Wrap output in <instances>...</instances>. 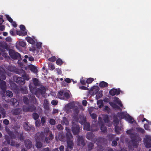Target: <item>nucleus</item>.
<instances>
[{
    "instance_id": "obj_1",
    "label": "nucleus",
    "mask_w": 151,
    "mask_h": 151,
    "mask_svg": "<svg viewBox=\"0 0 151 151\" xmlns=\"http://www.w3.org/2000/svg\"><path fill=\"white\" fill-rule=\"evenodd\" d=\"M78 104L76 103H71L66 104L64 108V110L67 113H69L71 109L74 110V114L73 115V120L72 122V130L73 134H76L78 133L79 131V126L76 124H75L74 121L78 117V113L79 112V110L78 108H81L82 106L80 105H78L77 106L76 105Z\"/></svg>"
},
{
    "instance_id": "obj_2",
    "label": "nucleus",
    "mask_w": 151,
    "mask_h": 151,
    "mask_svg": "<svg viewBox=\"0 0 151 151\" xmlns=\"http://www.w3.org/2000/svg\"><path fill=\"white\" fill-rule=\"evenodd\" d=\"M127 133L129 134L132 135L131 136L132 139V141H131L128 144V147L129 149L130 150L132 149V147L133 148H136L138 144V141H141V139L138 136H136L134 133V131L133 129L129 130L127 131Z\"/></svg>"
},
{
    "instance_id": "obj_3",
    "label": "nucleus",
    "mask_w": 151,
    "mask_h": 151,
    "mask_svg": "<svg viewBox=\"0 0 151 151\" xmlns=\"http://www.w3.org/2000/svg\"><path fill=\"white\" fill-rule=\"evenodd\" d=\"M65 129L67 132L66 137L67 138V146L66 148V151H68L69 149H72L73 146V144L72 140L73 137L71 134L70 129L67 127H66Z\"/></svg>"
},
{
    "instance_id": "obj_4",
    "label": "nucleus",
    "mask_w": 151,
    "mask_h": 151,
    "mask_svg": "<svg viewBox=\"0 0 151 151\" xmlns=\"http://www.w3.org/2000/svg\"><path fill=\"white\" fill-rule=\"evenodd\" d=\"M74 121H79L81 124L84 125L83 128L84 129L87 131L90 130V124L86 122V118L84 117L83 115L81 116L79 118H78V117Z\"/></svg>"
},
{
    "instance_id": "obj_5",
    "label": "nucleus",
    "mask_w": 151,
    "mask_h": 151,
    "mask_svg": "<svg viewBox=\"0 0 151 151\" xmlns=\"http://www.w3.org/2000/svg\"><path fill=\"white\" fill-rule=\"evenodd\" d=\"M44 135L43 132H41L40 134L38 133L36 134L35 139L36 142V146L37 148H40L42 147V144L40 141V138L42 139Z\"/></svg>"
},
{
    "instance_id": "obj_6",
    "label": "nucleus",
    "mask_w": 151,
    "mask_h": 151,
    "mask_svg": "<svg viewBox=\"0 0 151 151\" xmlns=\"http://www.w3.org/2000/svg\"><path fill=\"white\" fill-rule=\"evenodd\" d=\"M9 52V55L12 59H18L19 60L21 59L20 54L14 50H10Z\"/></svg>"
},
{
    "instance_id": "obj_7",
    "label": "nucleus",
    "mask_w": 151,
    "mask_h": 151,
    "mask_svg": "<svg viewBox=\"0 0 151 151\" xmlns=\"http://www.w3.org/2000/svg\"><path fill=\"white\" fill-rule=\"evenodd\" d=\"M144 142L146 147L151 148V136L146 135L144 139Z\"/></svg>"
},
{
    "instance_id": "obj_8",
    "label": "nucleus",
    "mask_w": 151,
    "mask_h": 151,
    "mask_svg": "<svg viewBox=\"0 0 151 151\" xmlns=\"http://www.w3.org/2000/svg\"><path fill=\"white\" fill-rule=\"evenodd\" d=\"M114 125L115 127V131L118 134L120 133V131H122V128L120 124H119V121L118 120H115L114 121Z\"/></svg>"
},
{
    "instance_id": "obj_9",
    "label": "nucleus",
    "mask_w": 151,
    "mask_h": 151,
    "mask_svg": "<svg viewBox=\"0 0 151 151\" xmlns=\"http://www.w3.org/2000/svg\"><path fill=\"white\" fill-rule=\"evenodd\" d=\"M122 115L123 116L122 117L125 118L126 120L128 121L129 123H132L134 122V119L127 114V113H122Z\"/></svg>"
},
{
    "instance_id": "obj_10",
    "label": "nucleus",
    "mask_w": 151,
    "mask_h": 151,
    "mask_svg": "<svg viewBox=\"0 0 151 151\" xmlns=\"http://www.w3.org/2000/svg\"><path fill=\"white\" fill-rule=\"evenodd\" d=\"M77 144L78 145H84V139L83 137L82 136L80 137L79 136H77Z\"/></svg>"
},
{
    "instance_id": "obj_11",
    "label": "nucleus",
    "mask_w": 151,
    "mask_h": 151,
    "mask_svg": "<svg viewBox=\"0 0 151 151\" xmlns=\"http://www.w3.org/2000/svg\"><path fill=\"white\" fill-rule=\"evenodd\" d=\"M119 89H112L109 91L110 94L114 96L115 95H118L119 93Z\"/></svg>"
},
{
    "instance_id": "obj_12",
    "label": "nucleus",
    "mask_w": 151,
    "mask_h": 151,
    "mask_svg": "<svg viewBox=\"0 0 151 151\" xmlns=\"http://www.w3.org/2000/svg\"><path fill=\"white\" fill-rule=\"evenodd\" d=\"M16 82L21 84H24L25 83V81L24 78L21 77H18L16 78Z\"/></svg>"
},
{
    "instance_id": "obj_13",
    "label": "nucleus",
    "mask_w": 151,
    "mask_h": 151,
    "mask_svg": "<svg viewBox=\"0 0 151 151\" xmlns=\"http://www.w3.org/2000/svg\"><path fill=\"white\" fill-rule=\"evenodd\" d=\"M24 145L27 149L30 148L32 147V142L29 140L27 139L25 140Z\"/></svg>"
},
{
    "instance_id": "obj_14",
    "label": "nucleus",
    "mask_w": 151,
    "mask_h": 151,
    "mask_svg": "<svg viewBox=\"0 0 151 151\" xmlns=\"http://www.w3.org/2000/svg\"><path fill=\"white\" fill-rule=\"evenodd\" d=\"M12 102V105L14 107H16L18 106L19 102L17 100L14 98H12L11 100Z\"/></svg>"
},
{
    "instance_id": "obj_15",
    "label": "nucleus",
    "mask_w": 151,
    "mask_h": 151,
    "mask_svg": "<svg viewBox=\"0 0 151 151\" xmlns=\"http://www.w3.org/2000/svg\"><path fill=\"white\" fill-rule=\"evenodd\" d=\"M58 96L60 99L63 100L65 99V98L64 96V93L62 91H60L58 92Z\"/></svg>"
},
{
    "instance_id": "obj_16",
    "label": "nucleus",
    "mask_w": 151,
    "mask_h": 151,
    "mask_svg": "<svg viewBox=\"0 0 151 151\" xmlns=\"http://www.w3.org/2000/svg\"><path fill=\"white\" fill-rule=\"evenodd\" d=\"M29 69L34 73H36L37 71V69L33 65H30L29 66Z\"/></svg>"
},
{
    "instance_id": "obj_17",
    "label": "nucleus",
    "mask_w": 151,
    "mask_h": 151,
    "mask_svg": "<svg viewBox=\"0 0 151 151\" xmlns=\"http://www.w3.org/2000/svg\"><path fill=\"white\" fill-rule=\"evenodd\" d=\"M49 132L50 134V139L51 140L52 139L54 138V137L53 135L52 134V132H49L48 129V128H46L45 129V130L44 131V133L45 134V133H48Z\"/></svg>"
},
{
    "instance_id": "obj_18",
    "label": "nucleus",
    "mask_w": 151,
    "mask_h": 151,
    "mask_svg": "<svg viewBox=\"0 0 151 151\" xmlns=\"http://www.w3.org/2000/svg\"><path fill=\"white\" fill-rule=\"evenodd\" d=\"M64 96L65 98V99L69 98L70 97V93L69 91H67L64 93Z\"/></svg>"
},
{
    "instance_id": "obj_19",
    "label": "nucleus",
    "mask_w": 151,
    "mask_h": 151,
    "mask_svg": "<svg viewBox=\"0 0 151 151\" xmlns=\"http://www.w3.org/2000/svg\"><path fill=\"white\" fill-rule=\"evenodd\" d=\"M114 102H116L120 106H122V105L121 103V102L118 98L116 97L114 98Z\"/></svg>"
},
{
    "instance_id": "obj_20",
    "label": "nucleus",
    "mask_w": 151,
    "mask_h": 151,
    "mask_svg": "<svg viewBox=\"0 0 151 151\" xmlns=\"http://www.w3.org/2000/svg\"><path fill=\"white\" fill-rule=\"evenodd\" d=\"M17 34L20 36H24L27 35V33L26 32H23L22 30L17 31Z\"/></svg>"
},
{
    "instance_id": "obj_21",
    "label": "nucleus",
    "mask_w": 151,
    "mask_h": 151,
    "mask_svg": "<svg viewBox=\"0 0 151 151\" xmlns=\"http://www.w3.org/2000/svg\"><path fill=\"white\" fill-rule=\"evenodd\" d=\"M101 119L100 117H99V124H101V130L103 132H105L106 130V128L103 125H101V123H100L101 122Z\"/></svg>"
},
{
    "instance_id": "obj_22",
    "label": "nucleus",
    "mask_w": 151,
    "mask_h": 151,
    "mask_svg": "<svg viewBox=\"0 0 151 151\" xmlns=\"http://www.w3.org/2000/svg\"><path fill=\"white\" fill-rule=\"evenodd\" d=\"M26 39L28 42L31 44H33L35 43L34 40L30 37H26Z\"/></svg>"
},
{
    "instance_id": "obj_23",
    "label": "nucleus",
    "mask_w": 151,
    "mask_h": 151,
    "mask_svg": "<svg viewBox=\"0 0 151 151\" xmlns=\"http://www.w3.org/2000/svg\"><path fill=\"white\" fill-rule=\"evenodd\" d=\"M22 110L20 109H17L13 110V113L15 115L19 114L21 112Z\"/></svg>"
},
{
    "instance_id": "obj_24",
    "label": "nucleus",
    "mask_w": 151,
    "mask_h": 151,
    "mask_svg": "<svg viewBox=\"0 0 151 151\" xmlns=\"http://www.w3.org/2000/svg\"><path fill=\"white\" fill-rule=\"evenodd\" d=\"M108 84L107 83L104 81H102L99 84V86L101 87H105L108 86Z\"/></svg>"
},
{
    "instance_id": "obj_25",
    "label": "nucleus",
    "mask_w": 151,
    "mask_h": 151,
    "mask_svg": "<svg viewBox=\"0 0 151 151\" xmlns=\"http://www.w3.org/2000/svg\"><path fill=\"white\" fill-rule=\"evenodd\" d=\"M148 124H145L144 125L145 128L147 130H150V127L149 125H151V122H148Z\"/></svg>"
},
{
    "instance_id": "obj_26",
    "label": "nucleus",
    "mask_w": 151,
    "mask_h": 151,
    "mask_svg": "<svg viewBox=\"0 0 151 151\" xmlns=\"http://www.w3.org/2000/svg\"><path fill=\"white\" fill-rule=\"evenodd\" d=\"M93 136V135L91 132L88 133L86 135L87 138L89 140H91Z\"/></svg>"
},
{
    "instance_id": "obj_27",
    "label": "nucleus",
    "mask_w": 151,
    "mask_h": 151,
    "mask_svg": "<svg viewBox=\"0 0 151 151\" xmlns=\"http://www.w3.org/2000/svg\"><path fill=\"white\" fill-rule=\"evenodd\" d=\"M109 104L114 108L117 109H119V107L118 106L113 102H110Z\"/></svg>"
},
{
    "instance_id": "obj_28",
    "label": "nucleus",
    "mask_w": 151,
    "mask_h": 151,
    "mask_svg": "<svg viewBox=\"0 0 151 151\" xmlns=\"http://www.w3.org/2000/svg\"><path fill=\"white\" fill-rule=\"evenodd\" d=\"M61 123L62 124H65L66 125H68V124L67 119L65 117L63 118V120L61 122Z\"/></svg>"
},
{
    "instance_id": "obj_29",
    "label": "nucleus",
    "mask_w": 151,
    "mask_h": 151,
    "mask_svg": "<svg viewBox=\"0 0 151 151\" xmlns=\"http://www.w3.org/2000/svg\"><path fill=\"white\" fill-rule=\"evenodd\" d=\"M103 101L101 100H99L97 101V104L99 105V108H101L103 106Z\"/></svg>"
},
{
    "instance_id": "obj_30",
    "label": "nucleus",
    "mask_w": 151,
    "mask_h": 151,
    "mask_svg": "<svg viewBox=\"0 0 151 151\" xmlns=\"http://www.w3.org/2000/svg\"><path fill=\"white\" fill-rule=\"evenodd\" d=\"M42 94V90L41 89H37V91L35 93V94L37 95V97H38V94L40 95V94Z\"/></svg>"
},
{
    "instance_id": "obj_31",
    "label": "nucleus",
    "mask_w": 151,
    "mask_h": 151,
    "mask_svg": "<svg viewBox=\"0 0 151 151\" xmlns=\"http://www.w3.org/2000/svg\"><path fill=\"white\" fill-rule=\"evenodd\" d=\"M103 120L105 122L108 123L109 122L108 117L107 115H105L103 116Z\"/></svg>"
},
{
    "instance_id": "obj_32",
    "label": "nucleus",
    "mask_w": 151,
    "mask_h": 151,
    "mask_svg": "<svg viewBox=\"0 0 151 151\" xmlns=\"http://www.w3.org/2000/svg\"><path fill=\"white\" fill-rule=\"evenodd\" d=\"M6 94L9 97H12L13 96L12 93L10 91H7L6 92Z\"/></svg>"
},
{
    "instance_id": "obj_33",
    "label": "nucleus",
    "mask_w": 151,
    "mask_h": 151,
    "mask_svg": "<svg viewBox=\"0 0 151 151\" xmlns=\"http://www.w3.org/2000/svg\"><path fill=\"white\" fill-rule=\"evenodd\" d=\"M22 76L24 77V79H25L27 81H28L29 80V76L27 75L25 73H24L23 74H22Z\"/></svg>"
},
{
    "instance_id": "obj_34",
    "label": "nucleus",
    "mask_w": 151,
    "mask_h": 151,
    "mask_svg": "<svg viewBox=\"0 0 151 151\" xmlns=\"http://www.w3.org/2000/svg\"><path fill=\"white\" fill-rule=\"evenodd\" d=\"M33 81L35 85L37 86L39 84V81L37 78H34Z\"/></svg>"
},
{
    "instance_id": "obj_35",
    "label": "nucleus",
    "mask_w": 151,
    "mask_h": 151,
    "mask_svg": "<svg viewBox=\"0 0 151 151\" xmlns=\"http://www.w3.org/2000/svg\"><path fill=\"white\" fill-rule=\"evenodd\" d=\"M6 129L7 132L10 136V137L11 138H13L14 137L12 136V132L10 131L7 128H6Z\"/></svg>"
},
{
    "instance_id": "obj_36",
    "label": "nucleus",
    "mask_w": 151,
    "mask_h": 151,
    "mask_svg": "<svg viewBox=\"0 0 151 151\" xmlns=\"http://www.w3.org/2000/svg\"><path fill=\"white\" fill-rule=\"evenodd\" d=\"M94 80V79L92 78H89L87 79L86 82L87 83H90Z\"/></svg>"
},
{
    "instance_id": "obj_37",
    "label": "nucleus",
    "mask_w": 151,
    "mask_h": 151,
    "mask_svg": "<svg viewBox=\"0 0 151 151\" xmlns=\"http://www.w3.org/2000/svg\"><path fill=\"white\" fill-rule=\"evenodd\" d=\"M32 116L33 118L35 120L38 119L39 117L38 115L36 113H33L32 114Z\"/></svg>"
},
{
    "instance_id": "obj_38",
    "label": "nucleus",
    "mask_w": 151,
    "mask_h": 151,
    "mask_svg": "<svg viewBox=\"0 0 151 151\" xmlns=\"http://www.w3.org/2000/svg\"><path fill=\"white\" fill-rule=\"evenodd\" d=\"M24 128L27 131L31 129V127H29L27 124H25V125L24 126Z\"/></svg>"
},
{
    "instance_id": "obj_39",
    "label": "nucleus",
    "mask_w": 151,
    "mask_h": 151,
    "mask_svg": "<svg viewBox=\"0 0 151 151\" xmlns=\"http://www.w3.org/2000/svg\"><path fill=\"white\" fill-rule=\"evenodd\" d=\"M62 60L60 59H58L56 61L57 64L59 65H60L62 64Z\"/></svg>"
},
{
    "instance_id": "obj_40",
    "label": "nucleus",
    "mask_w": 151,
    "mask_h": 151,
    "mask_svg": "<svg viewBox=\"0 0 151 151\" xmlns=\"http://www.w3.org/2000/svg\"><path fill=\"white\" fill-rule=\"evenodd\" d=\"M104 111H106L107 112H109L110 111V109L109 107L107 106H105L104 107Z\"/></svg>"
},
{
    "instance_id": "obj_41",
    "label": "nucleus",
    "mask_w": 151,
    "mask_h": 151,
    "mask_svg": "<svg viewBox=\"0 0 151 151\" xmlns=\"http://www.w3.org/2000/svg\"><path fill=\"white\" fill-rule=\"evenodd\" d=\"M56 58L55 56H52V57L49 58L48 59L49 61L52 62H54L55 61Z\"/></svg>"
},
{
    "instance_id": "obj_42",
    "label": "nucleus",
    "mask_w": 151,
    "mask_h": 151,
    "mask_svg": "<svg viewBox=\"0 0 151 151\" xmlns=\"http://www.w3.org/2000/svg\"><path fill=\"white\" fill-rule=\"evenodd\" d=\"M19 45L24 47L25 46V43L23 41H21L19 42Z\"/></svg>"
},
{
    "instance_id": "obj_43",
    "label": "nucleus",
    "mask_w": 151,
    "mask_h": 151,
    "mask_svg": "<svg viewBox=\"0 0 151 151\" xmlns=\"http://www.w3.org/2000/svg\"><path fill=\"white\" fill-rule=\"evenodd\" d=\"M55 68L54 65L52 64L49 65V69L50 70H53Z\"/></svg>"
},
{
    "instance_id": "obj_44",
    "label": "nucleus",
    "mask_w": 151,
    "mask_h": 151,
    "mask_svg": "<svg viewBox=\"0 0 151 151\" xmlns=\"http://www.w3.org/2000/svg\"><path fill=\"white\" fill-rule=\"evenodd\" d=\"M50 123L51 124L54 125L55 124V122L54 119H51L50 121Z\"/></svg>"
},
{
    "instance_id": "obj_45",
    "label": "nucleus",
    "mask_w": 151,
    "mask_h": 151,
    "mask_svg": "<svg viewBox=\"0 0 151 151\" xmlns=\"http://www.w3.org/2000/svg\"><path fill=\"white\" fill-rule=\"evenodd\" d=\"M23 101L24 103L26 104H27L28 103V99L25 97H23Z\"/></svg>"
},
{
    "instance_id": "obj_46",
    "label": "nucleus",
    "mask_w": 151,
    "mask_h": 151,
    "mask_svg": "<svg viewBox=\"0 0 151 151\" xmlns=\"http://www.w3.org/2000/svg\"><path fill=\"white\" fill-rule=\"evenodd\" d=\"M48 104V102L47 100H45L44 101V104H45V107L47 109L48 108V106H47Z\"/></svg>"
},
{
    "instance_id": "obj_47",
    "label": "nucleus",
    "mask_w": 151,
    "mask_h": 151,
    "mask_svg": "<svg viewBox=\"0 0 151 151\" xmlns=\"http://www.w3.org/2000/svg\"><path fill=\"white\" fill-rule=\"evenodd\" d=\"M20 28L21 30L22 31L25 32V27L23 25H21L20 26Z\"/></svg>"
},
{
    "instance_id": "obj_48",
    "label": "nucleus",
    "mask_w": 151,
    "mask_h": 151,
    "mask_svg": "<svg viewBox=\"0 0 151 151\" xmlns=\"http://www.w3.org/2000/svg\"><path fill=\"white\" fill-rule=\"evenodd\" d=\"M6 17L9 22H12L13 21L12 19L8 15H6Z\"/></svg>"
},
{
    "instance_id": "obj_49",
    "label": "nucleus",
    "mask_w": 151,
    "mask_h": 151,
    "mask_svg": "<svg viewBox=\"0 0 151 151\" xmlns=\"http://www.w3.org/2000/svg\"><path fill=\"white\" fill-rule=\"evenodd\" d=\"M80 82L83 85L86 84V81L85 80L83 79V78H82L80 80Z\"/></svg>"
},
{
    "instance_id": "obj_50",
    "label": "nucleus",
    "mask_w": 151,
    "mask_h": 151,
    "mask_svg": "<svg viewBox=\"0 0 151 151\" xmlns=\"http://www.w3.org/2000/svg\"><path fill=\"white\" fill-rule=\"evenodd\" d=\"M88 147L89 149V150H91V149H92V148L93 147V144L91 143L89 144L88 145Z\"/></svg>"
},
{
    "instance_id": "obj_51",
    "label": "nucleus",
    "mask_w": 151,
    "mask_h": 151,
    "mask_svg": "<svg viewBox=\"0 0 151 151\" xmlns=\"http://www.w3.org/2000/svg\"><path fill=\"white\" fill-rule=\"evenodd\" d=\"M3 123L6 125H8L9 124V122L8 120L5 119L3 121Z\"/></svg>"
},
{
    "instance_id": "obj_52",
    "label": "nucleus",
    "mask_w": 151,
    "mask_h": 151,
    "mask_svg": "<svg viewBox=\"0 0 151 151\" xmlns=\"http://www.w3.org/2000/svg\"><path fill=\"white\" fill-rule=\"evenodd\" d=\"M14 142L13 141H12L11 143L10 144L11 146H16V147H18L19 146V145L18 144H15Z\"/></svg>"
},
{
    "instance_id": "obj_53",
    "label": "nucleus",
    "mask_w": 151,
    "mask_h": 151,
    "mask_svg": "<svg viewBox=\"0 0 151 151\" xmlns=\"http://www.w3.org/2000/svg\"><path fill=\"white\" fill-rule=\"evenodd\" d=\"M42 43L40 42H38L36 44V46L38 49H40L41 47Z\"/></svg>"
},
{
    "instance_id": "obj_54",
    "label": "nucleus",
    "mask_w": 151,
    "mask_h": 151,
    "mask_svg": "<svg viewBox=\"0 0 151 151\" xmlns=\"http://www.w3.org/2000/svg\"><path fill=\"white\" fill-rule=\"evenodd\" d=\"M41 120V122L42 123V124L43 125L44 124L45 122H46L45 118L44 117H43L42 118Z\"/></svg>"
},
{
    "instance_id": "obj_55",
    "label": "nucleus",
    "mask_w": 151,
    "mask_h": 151,
    "mask_svg": "<svg viewBox=\"0 0 151 151\" xmlns=\"http://www.w3.org/2000/svg\"><path fill=\"white\" fill-rule=\"evenodd\" d=\"M58 103V101L56 100H53L51 101V104L52 105H56Z\"/></svg>"
},
{
    "instance_id": "obj_56",
    "label": "nucleus",
    "mask_w": 151,
    "mask_h": 151,
    "mask_svg": "<svg viewBox=\"0 0 151 151\" xmlns=\"http://www.w3.org/2000/svg\"><path fill=\"white\" fill-rule=\"evenodd\" d=\"M40 122L38 120H36L35 122V125L36 127H39L40 126Z\"/></svg>"
},
{
    "instance_id": "obj_57",
    "label": "nucleus",
    "mask_w": 151,
    "mask_h": 151,
    "mask_svg": "<svg viewBox=\"0 0 151 151\" xmlns=\"http://www.w3.org/2000/svg\"><path fill=\"white\" fill-rule=\"evenodd\" d=\"M6 41L10 42L12 41V38L10 37H8L6 38Z\"/></svg>"
},
{
    "instance_id": "obj_58",
    "label": "nucleus",
    "mask_w": 151,
    "mask_h": 151,
    "mask_svg": "<svg viewBox=\"0 0 151 151\" xmlns=\"http://www.w3.org/2000/svg\"><path fill=\"white\" fill-rule=\"evenodd\" d=\"M29 89H30L31 92L32 93H34V91H33L34 88L32 87V86H31V85L30 84L29 85Z\"/></svg>"
},
{
    "instance_id": "obj_59",
    "label": "nucleus",
    "mask_w": 151,
    "mask_h": 151,
    "mask_svg": "<svg viewBox=\"0 0 151 151\" xmlns=\"http://www.w3.org/2000/svg\"><path fill=\"white\" fill-rule=\"evenodd\" d=\"M91 116L92 117V118L93 119H95L96 118V115L94 114H91Z\"/></svg>"
},
{
    "instance_id": "obj_60",
    "label": "nucleus",
    "mask_w": 151,
    "mask_h": 151,
    "mask_svg": "<svg viewBox=\"0 0 151 151\" xmlns=\"http://www.w3.org/2000/svg\"><path fill=\"white\" fill-rule=\"evenodd\" d=\"M117 143L116 141H114L112 142V145L113 146H115L117 145Z\"/></svg>"
},
{
    "instance_id": "obj_61",
    "label": "nucleus",
    "mask_w": 151,
    "mask_h": 151,
    "mask_svg": "<svg viewBox=\"0 0 151 151\" xmlns=\"http://www.w3.org/2000/svg\"><path fill=\"white\" fill-rule=\"evenodd\" d=\"M57 72L59 75L61 74L62 73V72L61 70L59 68L57 69Z\"/></svg>"
},
{
    "instance_id": "obj_62",
    "label": "nucleus",
    "mask_w": 151,
    "mask_h": 151,
    "mask_svg": "<svg viewBox=\"0 0 151 151\" xmlns=\"http://www.w3.org/2000/svg\"><path fill=\"white\" fill-rule=\"evenodd\" d=\"M58 129L59 130H61L62 129L63 127L61 124H58L57 127Z\"/></svg>"
},
{
    "instance_id": "obj_63",
    "label": "nucleus",
    "mask_w": 151,
    "mask_h": 151,
    "mask_svg": "<svg viewBox=\"0 0 151 151\" xmlns=\"http://www.w3.org/2000/svg\"><path fill=\"white\" fill-rule=\"evenodd\" d=\"M79 88L81 89L84 90H87L88 89V88L87 87L83 86H82L81 87H80Z\"/></svg>"
},
{
    "instance_id": "obj_64",
    "label": "nucleus",
    "mask_w": 151,
    "mask_h": 151,
    "mask_svg": "<svg viewBox=\"0 0 151 151\" xmlns=\"http://www.w3.org/2000/svg\"><path fill=\"white\" fill-rule=\"evenodd\" d=\"M23 110L24 111H31V110L29 109L28 107H24L23 108Z\"/></svg>"
}]
</instances>
